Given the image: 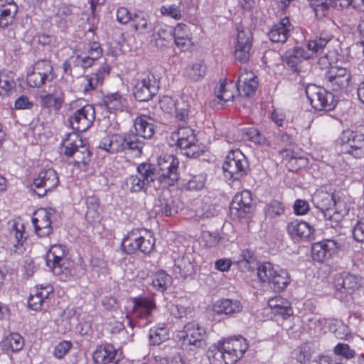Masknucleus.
Instances as JSON below:
<instances>
[{
	"label": "nucleus",
	"mask_w": 364,
	"mask_h": 364,
	"mask_svg": "<svg viewBox=\"0 0 364 364\" xmlns=\"http://www.w3.org/2000/svg\"><path fill=\"white\" fill-rule=\"evenodd\" d=\"M65 247L60 245H54L50 247L46 255V264H56L58 261L66 262Z\"/></svg>",
	"instance_id": "obj_44"
},
{
	"label": "nucleus",
	"mask_w": 364,
	"mask_h": 364,
	"mask_svg": "<svg viewBox=\"0 0 364 364\" xmlns=\"http://www.w3.org/2000/svg\"><path fill=\"white\" fill-rule=\"evenodd\" d=\"M287 230L292 239L311 241L314 239V228L308 223L294 220L287 224Z\"/></svg>",
	"instance_id": "obj_21"
},
{
	"label": "nucleus",
	"mask_w": 364,
	"mask_h": 364,
	"mask_svg": "<svg viewBox=\"0 0 364 364\" xmlns=\"http://www.w3.org/2000/svg\"><path fill=\"white\" fill-rule=\"evenodd\" d=\"M284 206L278 200H273L267 204L264 208V213L267 218L274 220L284 213Z\"/></svg>",
	"instance_id": "obj_47"
},
{
	"label": "nucleus",
	"mask_w": 364,
	"mask_h": 364,
	"mask_svg": "<svg viewBox=\"0 0 364 364\" xmlns=\"http://www.w3.org/2000/svg\"><path fill=\"white\" fill-rule=\"evenodd\" d=\"M161 14L171 17L175 20H180L182 18V10L180 6L175 4L164 5L161 7Z\"/></svg>",
	"instance_id": "obj_57"
},
{
	"label": "nucleus",
	"mask_w": 364,
	"mask_h": 364,
	"mask_svg": "<svg viewBox=\"0 0 364 364\" xmlns=\"http://www.w3.org/2000/svg\"><path fill=\"white\" fill-rule=\"evenodd\" d=\"M58 177L53 168L42 170L33 179L31 189L39 197L44 196L58 185Z\"/></svg>",
	"instance_id": "obj_13"
},
{
	"label": "nucleus",
	"mask_w": 364,
	"mask_h": 364,
	"mask_svg": "<svg viewBox=\"0 0 364 364\" xmlns=\"http://www.w3.org/2000/svg\"><path fill=\"white\" fill-rule=\"evenodd\" d=\"M159 89V80L151 73L143 74L136 79L133 95L139 102H147L155 96Z\"/></svg>",
	"instance_id": "obj_10"
},
{
	"label": "nucleus",
	"mask_w": 364,
	"mask_h": 364,
	"mask_svg": "<svg viewBox=\"0 0 364 364\" xmlns=\"http://www.w3.org/2000/svg\"><path fill=\"white\" fill-rule=\"evenodd\" d=\"M334 352L336 354L342 355L348 359L353 358L355 355V350L350 349L349 346L346 343L337 344L334 348Z\"/></svg>",
	"instance_id": "obj_60"
},
{
	"label": "nucleus",
	"mask_w": 364,
	"mask_h": 364,
	"mask_svg": "<svg viewBox=\"0 0 364 364\" xmlns=\"http://www.w3.org/2000/svg\"><path fill=\"white\" fill-rule=\"evenodd\" d=\"M171 284L172 277L164 270L158 271L152 276V287L158 291L164 292Z\"/></svg>",
	"instance_id": "obj_41"
},
{
	"label": "nucleus",
	"mask_w": 364,
	"mask_h": 364,
	"mask_svg": "<svg viewBox=\"0 0 364 364\" xmlns=\"http://www.w3.org/2000/svg\"><path fill=\"white\" fill-rule=\"evenodd\" d=\"M325 79L328 87L333 91H340L348 87L351 75L345 68L333 66L326 72Z\"/></svg>",
	"instance_id": "obj_15"
},
{
	"label": "nucleus",
	"mask_w": 364,
	"mask_h": 364,
	"mask_svg": "<svg viewBox=\"0 0 364 364\" xmlns=\"http://www.w3.org/2000/svg\"><path fill=\"white\" fill-rule=\"evenodd\" d=\"M242 309L241 303L237 300L223 299L216 301L213 306V311L217 314L233 315Z\"/></svg>",
	"instance_id": "obj_32"
},
{
	"label": "nucleus",
	"mask_w": 364,
	"mask_h": 364,
	"mask_svg": "<svg viewBox=\"0 0 364 364\" xmlns=\"http://www.w3.org/2000/svg\"><path fill=\"white\" fill-rule=\"evenodd\" d=\"M144 146V142L134 134L124 133L106 135L100 141L98 148L111 154L131 153L139 156Z\"/></svg>",
	"instance_id": "obj_2"
},
{
	"label": "nucleus",
	"mask_w": 364,
	"mask_h": 364,
	"mask_svg": "<svg viewBox=\"0 0 364 364\" xmlns=\"http://www.w3.org/2000/svg\"><path fill=\"white\" fill-rule=\"evenodd\" d=\"M247 168V160L240 150L229 152L223 164L225 176L233 180H239L245 176Z\"/></svg>",
	"instance_id": "obj_8"
},
{
	"label": "nucleus",
	"mask_w": 364,
	"mask_h": 364,
	"mask_svg": "<svg viewBox=\"0 0 364 364\" xmlns=\"http://www.w3.org/2000/svg\"><path fill=\"white\" fill-rule=\"evenodd\" d=\"M24 345L23 337L17 333H13L6 336L0 343V346L4 351L17 352L21 350Z\"/></svg>",
	"instance_id": "obj_37"
},
{
	"label": "nucleus",
	"mask_w": 364,
	"mask_h": 364,
	"mask_svg": "<svg viewBox=\"0 0 364 364\" xmlns=\"http://www.w3.org/2000/svg\"><path fill=\"white\" fill-rule=\"evenodd\" d=\"M312 201L324 218L331 223V226L338 224L348 211L343 200H337L334 194L327 192L321 191L316 193Z\"/></svg>",
	"instance_id": "obj_3"
},
{
	"label": "nucleus",
	"mask_w": 364,
	"mask_h": 364,
	"mask_svg": "<svg viewBox=\"0 0 364 364\" xmlns=\"http://www.w3.org/2000/svg\"><path fill=\"white\" fill-rule=\"evenodd\" d=\"M354 240L358 242H364V220H358L352 230Z\"/></svg>",
	"instance_id": "obj_61"
},
{
	"label": "nucleus",
	"mask_w": 364,
	"mask_h": 364,
	"mask_svg": "<svg viewBox=\"0 0 364 364\" xmlns=\"http://www.w3.org/2000/svg\"><path fill=\"white\" fill-rule=\"evenodd\" d=\"M136 136L144 139H150L154 134L155 129L153 119L146 115H141L136 118L134 121Z\"/></svg>",
	"instance_id": "obj_34"
},
{
	"label": "nucleus",
	"mask_w": 364,
	"mask_h": 364,
	"mask_svg": "<svg viewBox=\"0 0 364 364\" xmlns=\"http://www.w3.org/2000/svg\"><path fill=\"white\" fill-rule=\"evenodd\" d=\"M155 245L153 233L145 229H134L129 232L122 242V250L127 254L139 250L144 254L150 253Z\"/></svg>",
	"instance_id": "obj_5"
},
{
	"label": "nucleus",
	"mask_w": 364,
	"mask_h": 364,
	"mask_svg": "<svg viewBox=\"0 0 364 364\" xmlns=\"http://www.w3.org/2000/svg\"><path fill=\"white\" fill-rule=\"evenodd\" d=\"M237 89L241 95L251 97L255 95L258 87V81L252 71L241 69L237 80Z\"/></svg>",
	"instance_id": "obj_19"
},
{
	"label": "nucleus",
	"mask_w": 364,
	"mask_h": 364,
	"mask_svg": "<svg viewBox=\"0 0 364 364\" xmlns=\"http://www.w3.org/2000/svg\"><path fill=\"white\" fill-rule=\"evenodd\" d=\"M306 95L311 106L316 110L331 111L335 108L337 101L333 93L315 85L306 87Z\"/></svg>",
	"instance_id": "obj_9"
},
{
	"label": "nucleus",
	"mask_w": 364,
	"mask_h": 364,
	"mask_svg": "<svg viewBox=\"0 0 364 364\" xmlns=\"http://www.w3.org/2000/svg\"><path fill=\"white\" fill-rule=\"evenodd\" d=\"M33 107V102L30 101L28 97L25 95L18 97L14 103V107L16 109H31Z\"/></svg>",
	"instance_id": "obj_64"
},
{
	"label": "nucleus",
	"mask_w": 364,
	"mask_h": 364,
	"mask_svg": "<svg viewBox=\"0 0 364 364\" xmlns=\"http://www.w3.org/2000/svg\"><path fill=\"white\" fill-rule=\"evenodd\" d=\"M272 264L269 262L261 264L257 267V276L262 282L269 283L274 274Z\"/></svg>",
	"instance_id": "obj_52"
},
{
	"label": "nucleus",
	"mask_w": 364,
	"mask_h": 364,
	"mask_svg": "<svg viewBox=\"0 0 364 364\" xmlns=\"http://www.w3.org/2000/svg\"><path fill=\"white\" fill-rule=\"evenodd\" d=\"M293 26L289 18L284 17L275 23L268 33L270 41L275 43H284L290 36Z\"/></svg>",
	"instance_id": "obj_26"
},
{
	"label": "nucleus",
	"mask_w": 364,
	"mask_h": 364,
	"mask_svg": "<svg viewBox=\"0 0 364 364\" xmlns=\"http://www.w3.org/2000/svg\"><path fill=\"white\" fill-rule=\"evenodd\" d=\"M332 36L327 33H322L321 36L309 41L307 48L309 53L303 48H296L292 53H287L283 58L285 63L294 73H301V63L302 60L309 59L314 53H322L327 43L331 40Z\"/></svg>",
	"instance_id": "obj_4"
},
{
	"label": "nucleus",
	"mask_w": 364,
	"mask_h": 364,
	"mask_svg": "<svg viewBox=\"0 0 364 364\" xmlns=\"http://www.w3.org/2000/svg\"><path fill=\"white\" fill-rule=\"evenodd\" d=\"M73 156L74 157L75 163L79 166L80 164L85 166L91 160V153L84 142L81 144V146L74 152Z\"/></svg>",
	"instance_id": "obj_51"
},
{
	"label": "nucleus",
	"mask_w": 364,
	"mask_h": 364,
	"mask_svg": "<svg viewBox=\"0 0 364 364\" xmlns=\"http://www.w3.org/2000/svg\"><path fill=\"white\" fill-rule=\"evenodd\" d=\"M71 347V342L67 341H62L55 347L53 355L55 358L61 359L69 352Z\"/></svg>",
	"instance_id": "obj_59"
},
{
	"label": "nucleus",
	"mask_w": 364,
	"mask_h": 364,
	"mask_svg": "<svg viewBox=\"0 0 364 364\" xmlns=\"http://www.w3.org/2000/svg\"><path fill=\"white\" fill-rule=\"evenodd\" d=\"M311 4L316 15L323 17L326 15L329 7L333 6V0H311Z\"/></svg>",
	"instance_id": "obj_56"
},
{
	"label": "nucleus",
	"mask_w": 364,
	"mask_h": 364,
	"mask_svg": "<svg viewBox=\"0 0 364 364\" xmlns=\"http://www.w3.org/2000/svg\"><path fill=\"white\" fill-rule=\"evenodd\" d=\"M130 23L132 28L137 34L144 35L149 33L151 30L149 16L142 11H137L134 13Z\"/></svg>",
	"instance_id": "obj_35"
},
{
	"label": "nucleus",
	"mask_w": 364,
	"mask_h": 364,
	"mask_svg": "<svg viewBox=\"0 0 364 364\" xmlns=\"http://www.w3.org/2000/svg\"><path fill=\"white\" fill-rule=\"evenodd\" d=\"M284 159L288 160L290 166L295 168H301L307 165V159L302 156H296L294 153L290 150H284L281 151Z\"/></svg>",
	"instance_id": "obj_50"
},
{
	"label": "nucleus",
	"mask_w": 364,
	"mask_h": 364,
	"mask_svg": "<svg viewBox=\"0 0 364 364\" xmlns=\"http://www.w3.org/2000/svg\"><path fill=\"white\" fill-rule=\"evenodd\" d=\"M82 139L76 132H71L67 134L66 138L63 141V146L65 148L64 154L68 157L73 156L81 144L83 143Z\"/></svg>",
	"instance_id": "obj_40"
},
{
	"label": "nucleus",
	"mask_w": 364,
	"mask_h": 364,
	"mask_svg": "<svg viewBox=\"0 0 364 364\" xmlns=\"http://www.w3.org/2000/svg\"><path fill=\"white\" fill-rule=\"evenodd\" d=\"M125 186L133 193L146 191L149 188L138 173L128 176L125 181Z\"/></svg>",
	"instance_id": "obj_46"
},
{
	"label": "nucleus",
	"mask_w": 364,
	"mask_h": 364,
	"mask_svg": "<svg viewBox=\"0 0 364 364\" xmlns=\"http://www.w3.org/2000/svg\"><path fill=\"white\" fill-rule=\"evenodd\" d=\"M205 179L204 173L192 176L186 184V188L190 191L201 190L205 186Z\"/></svg>",
	"instance_id": "obj_55"
},
{
	"label": "nucleus",
	"mask_w": 364,
	"mask_h": 364,
	"mask_svg": "<svg viewBox=\"0 0 364 364\" xmlns=\"http://www.w3.org/2000/svg\"><path fill=\"white\" fill-rule=\"evenodd\" d=\"M225 346L228 350V361L230 363H235L248 348L246 339L242 336L235 338H230L223 341Z\"/></svg>",
	"instance_id": "obj_22"
},
{
	"label": "nucleus",
	"mask_w": 364,
	"mask_h": 364,
	"mask_svg": "<svg viewBox=\"0 0 364 364\" xmlns=\"http://www.w3.org/2000/svg\"><path fill=\"white\" fill-rule=\"evenodd\" d=\"M181 338L183 339V344L187 343L191 346V350L203 348L207 345L205 330L195 323H188L184 326Z\"/></svg>",
	"instance_id": "obj_17"
},
{
	"label": "nucleus",
	"mask_w": 364,
	"mask_h": 364,
	"mask_svg": "<svg viewBox=\"0 0 364 364\" xmlns=\"http://www.w3.org/2000/svg\"><path fill=\"white\" fill-rule=\"evenodd\" d=\"M207 357L210 364H234L228 361L229 355L223 341L213 344L207 351Z\"/></svg>",
	"instance_id": "obj_31"
},
{
	"label": "nucleus",
	"mask_w": 364,
	"mask_h": 364,
	"mask_svg": "<svg viewBox=\"0 0 364 364\" xmlns=\"http://www.w3.org/2000/svg\"><path fill=\"white\" fill-rule=\"evenodd\" d=\"M117 354L112 346H100L93 352L92 358L95 364H117L120 359Z\"/></svg>",
	"instance_id": "obj_29"
},
{
	"label": "nucleus",
	"mask_w": 364,
	"mask_h": 364,
	"mask_svg": "<svg viewBox=\"0 0 364 364\" xmlns=\"http://www.w3.org/2000/svg\"><path fill=\"white\" fill-rule=\"evenodd\" d=\"M178 159L173 155H166L159 158L157 165L149 163L139 164L136 172L148 187L169 186L178 179Z\"/></svg>",
	"instance_id": "obj_1"
},
{
	"label": "nucleus",
	"mask_w": 364,
	"mask_h": 364,
	"mask_svg": "<svg viewBox=\"0 0 364 364\" xmlns=\"http://www.w3.org/2000/svg\"><path fill=\"white\" fill-rule=\"evenodd\" d=\"M55 77L50 62L41 60L36 62L32 71L28 73L26 81L31 87H41L46 82L52 81Z\"/></svg>",
	"instance_id": "obj_11"
},
{
	"label": "nucleus",
	"mask_w": 364,
	"mask_h": 364,
	"mask_svg": "<svg viewBox=\"0 0 364 364\" xmlns=\"http://www.w3.org/2000/svg\"><path fill=\"white\" fill-rule=\"evenodd\" d=\"M133 306L127 313L126 317L130 326H145L152 321L151 311L156 308L154 301L145 297H136L132 299Z\"/></svg>",
	"instance_id": "obj_6"
},
{
	"label": "nucleus",
	"mask_w": 364,
	"mask_h": 364,
	"mask_svg": "<svg viewBox=\"0 0 364 364\" xmlns=\"http://www.w3.org/2000/svg\"><path fill=\"white\" fill-rule=\"evenodd\" d=\"M175 43L181 50L186 51L193 45V36L190 27L184 23H178L173 29Z\"/></svg>",
	"instance_id": "obj_27"
},
{
	"label": "nucleus",
	"mask_w": 364,
	"mask_h": 364,
	"mask_svg": "<svg viewBox=\"0 0 364 364\" xmlns=\"http://www.w3.org/2000/svg\"><path fill=\"white\" fill-rule=\"evenodd\" d=\"M275 291H282L289 283V277L288 272L284 269L275 270L273 277L270 282Z\"/></svg>",
	"instance_id": "obj_43"
},
{
	"label": "nucleus",
	"mask_w": 364,
	"mask_h": 364,
	"mask_svg": "<svg viewBox=\"0 0 364 364\" xmlns=\"http://www.w3.org/2000/svg\"><path fill=\"white\" fill-rule=\"evenodd\" d=\"M13 78L6 73L0 72V96H5L14 87Z\"/></svg>",
	"instance_id": "obj_54"
},
{
	"label": "nucleus",
	"mask_w": 364,
	"mask_h": 364,
	"mask_svg": "<svg viewBox=\"0 0 364 364\" xmlns=\"http://www.w3.org/2000/svg\"><path fill=\"white\" fill-rule=\"evenodd\" d=\"M268 306L274 311V314L282 315L284 318L293 314L289 302L281 296L269 299Z\"/></svg>",
	"instance_id": "obj_36"
},
{
	"label": "nucleus",
	"mask_w": 364,
	"mask_h": 364,
	"mask_svg": "<svg viewBox=\"0 0 364 364\" xmlns=\"http://www.w3.org/2000/svg\"><path fill=\"white\" fill-rule=\"evenodd\" d=\"M109 66L104 64L98 69L97 73L82 77L81 83L83 92L86 94L96 89L99 85H102L105 77L109 75Z\"/></svg>",
	"instance_id": "obj_23"
},
{
	"label": "nucleus",
	"mask_w": 364,
	"mask_h": 364,
	"mask_svg": "<svg viewBox=\"0 0 364 364\" xmlns=\"http://www.w3.org/2000/svg\"><path fill=\"white\" fill-rule=\"evenodd\" d=\"M95 119V110L92 105H86L76 110L69 119L70 127L77 132L87 130Z\"/></svg>",
	"instance_id": "obj_14"
},
{
	"label": "nucleus",
	"mask_w": 364,
	"mask_h": 364,
	"mask_svg": "<svg viewBox=\"0 0 364 364\" xmlns=\"http://www.w3.org/2000/svg\"><path fill=\"white\" fill-rule=\"evenodd\" d=\"M362 284L361 278L350 272H343L336 279V288L341 293L351 294Z\"/></svg>",
	"instance_id": "obj_24"
},
{
	"label": "nucleus",
	"mask_w": 364,
	"mask_h": 364,
	"mask_svg": "<svg viewBox=\"0 0 364 364\" xmlns=\"http://www.w3.org/2000/svg\"><path fill=\"white\" fill-rule=\"evenodd\" d=\"M215 95L222 102L231 101L234 98L233 92L228 88L225 80H220L219 85L215 87Z\"/></svg>",
	"instance_id": "obj_48"
},
{
	"label": "nucleus",
	"mask_w": 364,
	"mask_h": 364,
	"mask_svg": "<svg viewBox=\"0 0 364 364\" xmlns=\"http://www.w3.org/2000/svg\"><path fill=\"white\" fill-rule=\"evenodd\" d=\"M52 291L53 288L50 286L40 288L37 287L28 298L29 307L34 311L41 310Z\"/></svg>",
	"instance_id": "obj_33"
},
{
	"label": "nucleus",
	"mask_w": 364,
	"mask_h": 364,
	"mask_svg": "<svg viewBox=\"0 0 364 364\" xmlns=\"http://www.w3.org/2000/svg\"><path fill=\"white\" fill-rule=\"evenodd\" d=\"M117 20L121 24H127L131 22L133 14H132L127 8L120 7L116 13Z\"/></svg>",
	"instance_id": "obj_62"
},
{
	"label": "nucleus",
	"mask_w": 364,
	"mask_h": 364,
	"mask_svg": "<svg viewBox=\"0 0 364 364\" xmlns=\"http://www.w3.org/2000/svg\"><path fill=\"white\" fill-rule=\"evenodd\" d=\"M24 225L21 222H14L10 228V236L14 237L17 244H21L23 239Z\"/></svg>",
	"instance_id": "obj_58"
},
{
	"label": "nucleus",
	"mask_w": 364,
	"mask_h": 364,
	"mask_svg": "<svg viewBox=\"0 0 364 364\" xmlns=\"http://www.w3.org/2000/svg\"><path fill=\"white\" fill-rule=\"evenodd\" d=\"M339 248L336 241L333 240H326L315 242L311 247V255L314 260L323 262L329 259L336 253Z\"/></svg>",
	"instance_id": "obj_20"
},
{
	"label": "nucleus",
	"mask_w": 364,
	"mask_h": 364,
	"mask_svg": "<svg viewBox=\"0 0 364 364\" xmlns=\"http://www.w3.org/2000/svg\"><path fill=\"white\" fill-rule=\"evenodd\" d=\"M252 34L248 28L237 29L235 58L241 64L247 63L251 56Z\"/></svg>",
	"instance_id": "obj_16"
},
{
	"label": "nucleus",
	"mask_w": 364,
	"mask_h": 364,
	"mask_svg": "<svg viewBox=\"0 0 364 364\" xmlns=\"http://www.w3.org/2000/svg\"><path fill=\"white\" fill-rule=\"evenodd\" d=\"M193 257L191 253L178 256L174 259L173 270L174 274L182 279H186L195 273Z\"/></svg>",
	"instance_id": "obj_25"
},
{
	"label": "nucleus",
	"mask_w": 364,
	"mask_h": 364,
	"mask_svg": "<svg viewBox=\"0 0 364 364\" xmlns=\"http://www.w3.org/2000/svg\"><path fill=\"white\" fill-rule=\"evenodd\" d=\"M47 266L62 281L68 280L71 276V262L68 259H66V262L58 261L56 264L49 263Z\"/></svg>",
	"instance_id": "obj_42"
},
{
	"label": "nucleus",
	"mask_w": 364,
	"mask_h": 364,
	"mask_svg": "<svg viewBox=\"0 0 364 364\" xmlns=\"http://www.w3.org/2000/svg\"><path fill=\"white\" fill-rule=\"evenodd\" d=\"M149 338L153 345H160L168 339V331L166 327H154L150 329Z\"/></svg>",
	"instance_id": "obj_45"
},
{
	"label": "nucleus",
	"mask_w": 364,
	"mask_h": 364,
	"mask_svg": "<svg viewBox=\"0 0 364 364\" xmlns=\"http://www.w3.org/2000/svg\"><path fill=\"white\" fill-rule=\"evenodd\" d=\"M171 145L186 149L184 154L187 156L195 158L200 156L194 131L190 127L178 126V129L171 134Z\"/></svg>",
	"instance_id": "obj_7"
},
{
	"label": "nucleus",
	"mask_w": 364,
	"mask_h": 364,
	"mask_svg": "<svg viewBox=\"0 0 364 364\" xmlns=\"http://www.w3.org/2000/svg\"><path fill=\"white\" fill-rule=\"evenodd\" d=\"M207 68L205 63L197 61L188 65L185 69V76L192 81L198 82L203 80L206 74Z\"/></svg>",
	"instance_id": "obj_39"
},
{
	"label": "nucleus",
	"mask_w": 364,
	"mask_h": 364,
	"mask_svg": "<svg viewBox=\"0 0 364 364\" xmlns=\"http://www.w3.org/2000/svg\"><path fill=\"white\" fill-rule=\"evenodd\" d=\"M252 209L251 193L246 190L237 193L234 196L230 207L231 215L239 220L248 217L252 212Z\"/></svg>",
	"instance_id": "obj_18"
},
{
	"label": "nucleus",
	"mask_w": 364,
	"mask_h": 364,
	"mask_svg": "<svg viewBox=\"0 0 364 364\" xmlns=\"http://www.w3.org/2000/svg\"><path fill=\"white\" fill-rule=\"evenodd\" d=\"M245 135L248 140L256 144L262 146L269 145L268 140L255 128L250 127L246 129Z\"/></svg>",
	"instance_id": "obj_53"
},
{
	"label": "nucleus",
	"mask_w": 364,
	"mask_h": 364,
	"mask_svg": "<svg viewBox=\"0 0 364 364\" xmlns=\"http://www.w3.org/2000/svg\"><path fill=\"white\" fill-rule=\"evenodd\" d=\"M102 102L109 112L122 111L127 105L126 99L119 92L107 94Z\"/></svg>",
	"instance_id": "obj_38"
},
{
	"label": "nucleus",
	"mask_w": 364,
	"mask_h": 364,
	"mask_svg": "<svg viewBox=\"0 0 364 364\" xmlns=\"http://www.w3.org/2000/svg\"><path fill=\"white\" fill-rule=\"evenodd\" d=\"M41 101L43 107L59 110L63 103V98L60 95L48 94L41 96Z\"/></svg>",
	"instance_id": "obj_49"
},
{
	"label": "nucleus",
	"mask_w": 364,
	"mask_h": 364,
	"mask_svg": "<svg viewBox=\"0 0 364 364\" xmlns=\"http://www.w3.org/2000/svg\"><path fill=\"white\" fill-rule=\"evenodd\" d=\"M180 105H177L175 108L176 110V117L177 119L186 122L189 117V111L188 108V105L185 102H181L179 103Z\"/></svg>",
	"instance_id": "obj_63"
},
{
	"label": "nucleus",
	"mask_w": 364,
	"mask_h": 364,
	"mask_svg": "<svg viewBox=\"0 0 364 364\" xmlns=\"http://www.w3.org/2000/svg\"><path fill=\"white\" fill-rule=\"evenodd\" d=\"M342 150L343 153L351 155L355 159L364 157V134L347 130L341 136Z\"/></svg>",
	"instance_id": "obj_12"
},
{
	"label": "nucleus",
	"mask_w": 364,
	"mask_h": 364,
	"mask_svg": "<svg viewBox=\"0 0 364 364\" xmlns=\"http://www.w3.org/2000/svg\"><path fill=\"white\" fill-rule=\"evenodd\" d=\"M18 12V6L13 0H0V27L11 25Z\"/></svg>",
	"instance_id": "obj_30"
},
{
	"label": "nucleus",
	"mask_w": 364,
	"mask_h": 364,
	"mask_svg": "<svg viewBox=\"0 0 364 364\" xmlns=\"http://www.w3.org/2000/svg\"><path fill=\"white\" fill-rule=\"evenodd\" d=\"M50 214L46 209L38 210L32 218L36 232L39 237L48 236L52 232Z\"/></svg>",
	"instance_id": "obj_28"
}]
</instances>
